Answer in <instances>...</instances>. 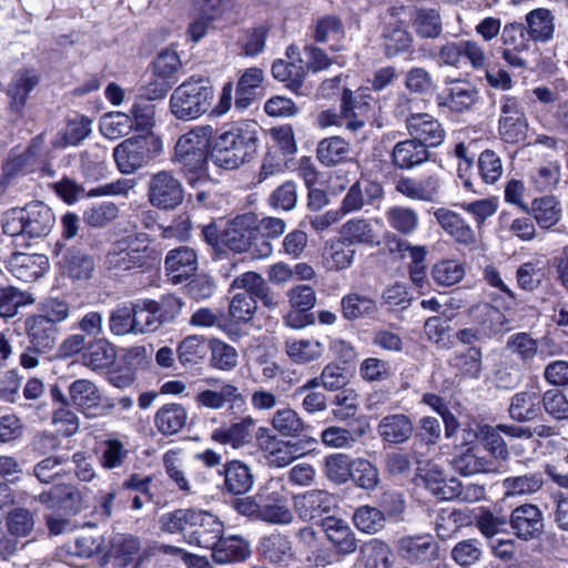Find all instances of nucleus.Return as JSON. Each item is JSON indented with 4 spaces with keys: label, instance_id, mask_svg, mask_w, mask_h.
I'll return each instance as SVG.
<instances>
[{
    "label": "nucleus",
    "instance_id": "f257e3e1",
    "mask_svg": "<svg viewBox=\"0 0 568 568\" xmlns=\"http://www.w3.org/2000/svg\"><path fill=\"white\" fill-rule=\"evenodd\" d=\"M257 141L256 124L239 122L215 139L211 160L216 166L226 170L237 169L254 158Z\"/></svg>",
    "mask_w": 568,
    "mask_h": 568
},
{
    "label": "nucleus",
    "instance_id": "f03ea898",
    "mask_svg": "<svg viewBox=\"0 0 568 568\" xmlns=\"http://www.w3.org/2000/svg\"><path fill=\"white\" fill-rule=\"evenodd\" d=\"M162 528L182 532L191 545L211 548L223 532V523L213 514L197 509H176L161 518Z\"/></svg>",
    "mask_w": 568,
    "mask_h": 568
},
{
    "label": "nucleus",
    "instance_id": "7ed1b4c3",
    "mask_svg": "<svg viewBox=\"0 0 568 568\" xmlns=\"http://www.w3.org/2000/svg\"><path fill=\"white\" fill-rule=\"evenodd\" d=\"M55 223L52 210L41 201L13 207L4 215L3 232L17 240L48 236Z\"/></svg>",
    "mask_w": 568,
    "mask_h": 568
},
{
    "label": "nucleus",
    "instance_id": "20e7f679",
    "mask_svg": "<svg viewBox=\"0 0 568 568\" xmlns=\"http://www.w3.org/2000/svg\"><path fill=\"white\" fill-rule=\"evenodd\" d=\"M213 97L214 89L209 79L191 77L174 89L170 111L179 120H194L207 112Z\"/></svg>",
    "mask_w": 568,
    "mask_h": 568
},
{
    "label": "nucleus",
    "instance_id": "39448f33",
    "mask_svg": "<svg viewBox=\"0 0 568 568\" xmlns=\"http://www.w3.org/2000/svg\"><path fill=\"white\" fill-rule=\"evenodd\" d=\"M163 151L156 136H136L121 142L113 150L114 162L121 173L131 174L141 169Z\"/></svg>",
    "mask_w": 568,
    "mask_h": 568
},
{
    "label": "nucleus",
    "instance_id": "423d86ee",
    "mask_svg": "<svg viewBox=\"0 0 568 568\" xmlns=\"http://www.w3.org/2000/svg\"><path fill=\"white\" fill-rule=\"evenodd\" d=\"M371 105L358 101L349 89L343 90L341 113L334 110L321 111L316 116V124L321 129L328 126H345L351 132H357L369 119Z\"/></svg>",
    "mask_w": 568,
    "mask_h": 568
},
{
    "label": "nucleus",
    "instance_id": "0eeeda50",
    "mask_svg": "<svg viewBox=\"0 0 568 568\" xmlns=\"http://www.w3.org/2000/svg\"><path fill=\"white\" fill-rule=\"evenodd\" d=\"M255 439L266 463L274 467H286L303 455V447L300 443L283 440L267 427H260Z\"/></svg>",
    "mask_w": 568,
    "mask_h": 568
},
{
    "label": "nucleus",
    "instance_id": "6e6552de",
    "mask_svg": "<svg viewBox=\"0 0 568 568\" xmlns=\"http://www.w3.org/2000/svg\"><path fill=\"white\" fill-rule=\"evenodd\" d=\"M184 187L170 171H160L151 175L148 183V199L159 210H175L183 203Z\"/></svg>",
    "mask_w": 568,
    "mask_h": 568
},
{
    "label": "nucleus",
    "instance_id": "1a4fd4ad",
    "mask_svg": "<svg viewBox=\"0 0 568 568\" xmlns=\"http://www.w3.org/2000/svg\"><path fill=\"white\" fill-rule=\"evenodd\" d=\"M213 129L210 125L196 126L181 135L175 144V160L190 170L201 169L205 161Z\"/></svg>",
    "mask_w": 568,
    "mask_h": 568
},
{
    "label": "nucleus",
    "instance_id": "9d476101",
    "mask_svg": "<svg viewBox=\"0 0 568 568\" xmlns=\"http://www.w3.org/2000/svg\"><path fill=\"white\" fill-rule=\"evenodd\" d=\"M501 55L508 65L527 69L528 62L524 53L529 50L530 39L523 23H507L501 30Z\"/></svg>",
    "mask_w": 568,
    "mask_h": 568
},
{
    "label": "nucleus",
    "instance_id": "9b49d317",
    "mask_svg": "<svg viewBox=\"0 0 568 568\" xmlns=\"http://www.w3.org/2000/svg\"><path fill=\"white\" fill-rule=\"evenodd\" d=\"M384 197V187L381 182L368 178H362L348 189L342 200V210L344 213H354L364 209L366 205H376Z\"/></svg>",
    "mask_w": 568,
    "mask_h": 568
},
{
    "label": "nucleus",
    "instance_id": "f8f14e48",
    "mask_svg": "<svg viewBox=\"0 0 568 568\" xmlns=\"http://www.w3.org/2000/svg\"><path fill=\"white\" fill-rule=\"evenodd\" d=\"M142 355L141 347L120 348L109 366V384L115 389H130L135 384V365Z\"/></svg>",
    "mask_w": 568,
    "mask_h": 568
},
{
    "label": "nucleus",
    "instance_id": "ddd939ff",
    "mask_svg": "<svg viewBox=\"0 0 568 568\" xmlns=\"http://www.w3.org/2000/svg\"><path fill=\"white\" fill-rule=\"evenodd\" d=\"M509 525L514 535L525 541L540 537L544 531V515L532 504H524L513 509Z\"/></svg>",
    "mask_w": 568,
    "mask_h": 568
},
{
    "label": "nucleus",
    "instance_id": "4468645a",
    "mask_svg": "<svg viewBox=\"0 0 568 568\" xmlns=\"http://www.w3.org/2000/svg\"><path fill=\"white\" fill-rule=\"evenodd\" d=\"M124 233L122 239L113 241V252H109V270L126 271L140 267L145 262V256L140 248L133 246L136 237H134L133 226L130 223L124 229Z\"/></svg>",
    "mask_w": 568,
    "mask_h": 568
},
{
    "label": "nucleus",
    "instance_id": "2eb2a0df",
    "mask_svg": "<svg viewBox=\"0 0 568 568\" xmlns=\"http://www.w3.org/2000/svg\"><path fill=\"white\" fill-rule=\"evenodd\" d=\"M293 507L304 521H312L328 514L335 507V498L326 490L313 489L293 498Z\"/></svg>",
    "mask_w": 568,
    "mask_h": 568
},
{
    "label": "nucleus",
    "instance_id": "dca6fc26",
    "mask_svg": "<svg viewBox=\"0 0 568 568\" xmlns=\"http://www.w3.org/2000/svg\"><path fill=\"white\" fill-rule=\"evenodd\" d=\"M395 190L412 201L433 203L439 194L440 179L437 174H430L420 179L400 176L395 182Z\"/></svg>",
    "mask_w": 568,
    "mask_h": 568
},
{
    "label": "nucleus",
    "instance_id": "f3484780",
    "mask_svg": "<svg viewBox=\"0 0 568 568\" xmlns=\"http://www.w3.org/2000/svg\"><path fill=\"white\" fill-rule=\"evenodd\" d=\"M165 272L170 281L179 284L192 277L199 266L197 253L190 246H179L166 253Z\"/></svg>",
    "mask_w": 568,
    "mask_h": 568
},
{
    "label": "nucleus",
    "instance_id": "a211bd4d",
    "mask_svg": "<svg viewBox=\"0 0 568 568\" xmlns=\"http://www.w3.org/2000/svg\"><path fill=\"white\" fill-rule=\"evenodd\" d=\"M406 128L410 136L420 140L427 150L440 145L445 139V130L439 121L427 113L408 115Z\"/></svg>",
    "mask_w": 568,
    "mask_h": 568
},
{
    "label": "nucleus",
    "instance_id": "6ab92c4d",
    "mask_svg": "<svg viewBox=\"0 0 568 568\" xmlns=\"http://www.w3.org/2000/svg\"><path fill=\"white\" fill-rule=\"evenodd\" d=\"M436 101L438 106L462 113L470 110L478 101V91L468 82L454 80L437 95Z\"/></svg>",
    "mask_w": 568,
    "mask_h": 568
},
{
    "label": "nucleus",
    "instance_id": "aec40b11",
    "mask_svg": "<svg viewBox=\"0 0 568 568\" xmlns=\"http://www.w3.org/2000/svg\"><path fill=\"white\" fill-rule=\"evenodd\" d=\"M438 551V544L429 535L407 536L398 541L399 555L409 562L435 560Z\"/></svg>",
    "mask_w": 568,
    "mask_h": 568
},
{
    "label": "nucleus",
    "instance_id": "412c9836",
    "mask_svg": "<svg viewBox=\"0 0 568 568\" xmlns=\"http://www.w3.org/2000/svg\"><path fill=\"white\" fill-rule=\"evenodd\" d=\"M322 527L337 554L349 555L356 551L357 539L345 520L329 516L322 520Z\"/></svg>",
    "mask_w": 568,
    "mask_h": 568
},
{
    "label": "nucleus",
    "instance_id": "4be33fe9",
    "mask_svg": "<svg viewBox=\"0 0 568 568\" xmlns=\"http://www.w3.org/2000/svg\"><path fill=\"white\" fill-rule=\"evenodd\" d=\"M392 164L399 170H413L429 159V152L418 139L399 141L393 148Z\"/></svg>",
    "mask_w": 568,
    "mask_h": 568
},
{
    "label": "nucleus",
    "instance_id": "5701e85b",
    "mask_svg": "<svg viewBox=\"0 0 568 568\" xmlns=\"http://www.w3.org/2000/svg\"><path fill=\"white\" fill-rule=\"evenodd\" d=\"M256 420L252 416H245L230 426L216 428L211 434V439L221 445H230L239 449L252 442V429Z\"/></svg>",
    "mask_w": 568,
    "mask_h": 568
},
{
    "label": "nucleus",
    "instance_id": "b1692460",
    "mask_svg": "<svg viewBox=\"0 0 568 568\" xmlns=\"http://www.w3.org/2000/svg\"><path fill=\"white\" fill-rule=\"evenodd\" d=\"M339 233L349 245L376 247L382 243L381 235L369 219L353 217L342 225Z\"/></svg>",
    "mask_w": 568,
    "mask_h": 568
},
{
    "label": "nucleus",
    "instance_id": "393cba45",
    "mask_svg": "<svg viewBox=\"0 0 568 568\" xmlns=\"http://www.w3.org/2000/svg\"><path fill=\"white\" fill-rule=\"evenodd\" d=\"M509 417L517 423H528L541 415V397L534 389H525L510 397Z\"/></svg>",
    "mask_w": 568,
    "mask_h": 568
},
{
    "label": "nucleus",
    "instance_id": "a878e982",
    "mask_svg": "<svg viewBox=\"0 0 568 568\" xmlns=\"http://www.w3.org/2000/svg\"><path fill=\"white\" fill-rule=\"evenodd\" d=\"M213 560L219 565L243 561L251 555L250 544L241 536H220L211 546Z\"/></svg>",
    "mask_w": 568,
    "mask_h": 568
},
{
    "label": "nucleus",
    "instance_id": "bb28decb",
    "mask_svg": "<svg viewBox=\"0 0 568 568\" xmlns=\"http://www.w3.org/2000/svg\"><path fill=\"white\" fill-rule=\"evenodd\" d=\"M195 402L200 406L219 410L226 404H230L232 408L236 406H243L245 404V398L235 385L231 383H224L221 385L219 390L204 389L197 393L195 396Z\"/></svg>",
    "mask_w": 568,
    "mask_h": 568
},
{
    "label": "nucleus",
    "instance_id": "cd10ccee",
    "mask_svg": "<svg viewBox=\"0 0 568 568\" xmlns=\"http://www.w3.org/2000/svg\"><path fill=\"white\" fill-rule=\"evenodd\" d=\"M414 424L405 414H392L383 417L377 425L379 437L392 445L406 443L413 435Z\"/></svg>",
    "mask_w": 568,
    "mask_h": 568
},
{
    "label": "nucleus",
    "instance_id": "c85d7f7f",
    "mask_svg": "<svg viewBox=\"0 0 568 568\" xmlns=\"http://www.w3.org/2000/svg\"><path fill=\"white\" fill-rule=\"evenodd\" d=\"M284 353L296 365H306L320 359L324 345L315 338H286L283 345Z\"/></svg>",
    "mask_w": 568,
    "mask_h": 568
},
{
    "label": "nucleus",
    "instance_id": "c756f323",
    "mask_svg": "<svg viewBox=\"0 0 568 568\" xmlns=\"http://www.w3.org/2000/svg\"><path fill=\"white\" fill-rule=\"evenodd\" d=\"M7 263L13 276L29 282L38 277L41 271L45 268L48 258L43 254L13 252Z\"/></svg>",
    "mask_w": 568,
    "mask_h": 568
},
{
    "label": "nucleus",
    "instance_id": "7c9ffc66",
    "mask_svg": "<svg viewBox=\"0 0 568 568\" xmlns=\"http://www.w3.org/2000/svg\"><path fill=\"white\" fill-rule=\"evenodd\" d=\"M258 551L272 564H286L294 556L290 538L278 531L263 536L258 542Z\"/></svg>",
    "mask_w": 568,
    "mask_h": 568
},
{
    "label": "nucleus",
    "instance_id": "2f4dec72",
    "mask_svg": "<svg viewBox=\"0 0 568 568\" xmlns=\"http://www.w3.org/2000/svg\"><path fill=\"white\" fill-rule=\"evenodd\" d=\"M351 153L349 142L337 135L322 139L316 149L317 160L326 168L348 162Z\"/></svg>",
    "mask_w": 568,
    "mask_h": 568
},
{
    "label": "nucleus",
    "instance_id": "473e14b6",
    "mask_svg": "<svg viewBox=\"0 0 568 568\" xmlns=\"http://www.w3.org/2000/svg\"><path fill=\"white\" fill-rule=\"evenodd\" d=\"M70 398L87 417L98 415L100 394L97 386L88 379H77L69 387Z\"/></svg>",
    "mask_w": 568,
    "mask_h": 568
},
{
    "label": "nucleus",
    "instance_id": "72a5a7b5",
    "mask_svg": "<svg viewBox=\"0 0 568 568\" xmlns=\"http://www.w3.org/2000/svg\"><path fill=\"white\" fill-rule=\"evenodd\" d=\"M448 364L462 377L479 378L483 371V352L476 346L456 349Z\"/></svg>",
    "mask_w": 568,
    "mask_h": 568
},
{
    "label": "nucleus",
    "instance_id": "f704fd0d",
    "mask_svg": "<svg viewBox=\"0 0 568 568\" xmlns=\"http://www.w3.org/2000/svg\"><path fill=\"white\" fill-rule=\"evenodd\" d=\"M250 221L251 217L247 215L236 216L221 234V242L235 253L246 252L253 231L248 224Z\"/></svg>",
    "mask_w": 568,
    "mask_h": 568
},
{
    "label": "nucleus",
    "instance_id": "c9c22d12",
    "mask_svg": "<svg viewBox=\"0 0 568 568\" xmlns=\"http://www.w3.org/2000/svg\"><path fill=\"white\" fill-rule=\"evenodd\" d=\"M264 81V72L260 68H248L237 81L234 106L239 111L246 110L256 98V90Z\"/></svg>",
    "mask_w": 568,
    "mask_h": 568
},
{
    "label": "nucleus",
    "instance_id": "e433bc0d",
    "mask_svg": "<svg viewBox=\"0 0 568 568\" xmlns=\"http://www.w3.org/2000/svg\"><path fill=\"white\" fill-rule=\"evenodd\" d=\"M434 215L443 230L457 242L467 245L476 242L475 231L459 214L447 209H438Z\"/></svg>",
    "mask_w": 568,
    "mask_h": 568
},
{
    "label": "nucleus",
    "instance_id": "4c0bfd02",
    "mask_svg": "<svg viewBox=\"0 0 568 568\" xmlns=\"http://www.w3.org/2000/svg\"><path fill=\"white\" fill-rule=\"evenodd\" d=\"M260 519L274 525H288L293 523L294 516L288 508L285 498L277 491L262 494Z\"/></svg>",
    "mask_w": 568,
    "mask_h": 568
},
{
    "label": "nucleus",
    "instance_id": "58836bf2",
    "mask_svg": "<svg viewBox=\"0 0 568 568\" xmlns=\"http://www.w3.org/2000/svg\"><path fill=\"white\" fill-rule=\"evenodd\" d=\"M223 475L225 489L232 495L246 494L253 487L254 477L251 468L240 460L226 463Z\"/></svg>",
    "mask_w": 568,
    "mask_h": 568
},
{
    "label": "nucleus",
    "instance_id": "ea45409f",
    "mask_svg": "<svg viewBox=\"0 0 568 568\" xmlns=\"http://www.w3.org/2000/svg\"><path fill=\"white\" fill-rule=\"evenodd\" d=\"M40 159L41 150L34 140L22 153L9 156L3 164V175L12 179L19 174L31 173L39 166Z\"/></svg>",
    "mask_w": 568,
    "mask_h": 568
},
{
    "label": "nucleus",
    "instance_id": "a19ab883",
    "mask_svg": "<svg viewBox=\"0 0 568 568\" xmlns=\"http://www.w3.org/2000/svg\"><path fill=\"white\" fill-rule=\"evenodd\" d=\"M30 344L37 352L52 349L57 337V327L44 317L34 315L27 321Z\"/></svg>",
    "mask_w": 568,
    "mask_h": 568
},
{
    "label": "nucleus",
    "instance_id": "79ce46f5",
    "mask_svg": "<svg viewBox=\"0 0 568 568\" xmlns=\"http://www.w3.org/2000/svg\"><path fill=\"white\" fill-rule=\"evenodd\" d=\"M39 77L34 70H20L12 78L8 88L11 108L20 112L28 100L29 93L38 85Z\"/></svg>",
    "mask_w": 568,
    "mask_h": 568
},
{
    "label": "nucleus",
    "instance_id": "37998d69",
    "mask_svg": "<svg viewBox=\"0 0 568 568\" xmlns=\"http://www.w3.org/2000/svg\"><path fill=\"white\" fill-rule=\"evenodd\" d=\"M527 33L530 40L548 42L555 32L554 16L548 9L538 8L526 14Z\"/></svg>",
    "mask_w": 568,
    "mask_h": 568
},
{
    "label": "nucleus",
    "instance_id": "c03bdc74",
    "mask_svg": "<svg viewBox=\"0 0 568 568\" xmlns=\"http://www.w3.org/2000/svg\"><path fill=\"white\" fill-rule=\"evenodd\" d=\"M187 420V412L180 404H166L155 414V426L163 435L178 434Z\"/></svg>",
    "mask_w": 568,
    "mask_h": 568
},
{
    "label": "nucleus",
    "instance_id": "a18cd8bd",
    "mask_svg": "<svg viewBox=\"0 0 568 568\" xmlns=\"http://www.w3.org/2000/svg\"><path fill=\"white\" fill-rule=\"evenodd\" d=\"M545 479L540 471L509 476L503 480V488L507 497L532 495L544 486Z\"/></svg>",
    "mask_w": 568,
    "mask_h": 568
},
{
    "label": "nucleus",
    "instance_id": "49530a36",
    "mask_svg": "<svg viewBox=\"0 0 568 568\" xmlns=\"http://www.w3.org/2000/svg\"><path fill=\"white\" fill-rule=\"evenodd\" d=\"M383 49L388 58L397 57L410 50L413 45V36L402 26L387 24L383 31Z\"/></svg>",
    "mask_w": 568,
    "mask_h": 568
},
{
    "label": "nucleus",
    "instance_id": "de8ad7c7",
    "mask_svg": "<svg viewBox=\"0 0 568 568\" xmlns=\"http://www.w3.org/2000/svg\"><path fill=\"white\" fill-rule=\"evenodd\" d=\"M377 311L376 302L358 293H349L341 300V312L345 320L356 321L373 316Z\"/></svg>",
    "mask_w": 568,
    "mask_h": 568
},
{
    "label": "nucleus",
    "instance_id": "09e8293b",
    "mask_svg": "<svg viewBox=\"0 0 568 568\" xmlns=\"http://www.w3.org/2000/svg\"><path fill=\"white\" fill-rule=\"evenodd\" d=\"M270 424L273 430L283 437H298L306 428L297 412L290 407L277 409L273 414Z\"/></svg>",
    "mask_w": 568,
    "mask_h": 568
},
{
    "label": "nucleus",
    "instance_id": "8fccbe9b",
    "mask_svg": "<svg viewBox=\"0 0 568 568\" xmlns=\"http://www.w3.org/2000/svg\"><path fill=\"white\" fill-rule=\"evenodd\" d=\"M59 263L73 280H88L94 271L93 258L75 248L68 250Z\"/></svg>",
    "mask_w": 568,
    "mask_h": 568
},
{
    "label": "nucleus",
    "instance_id": "3c124183",
    "mask_svg": "<svg viewBox=\"0 0 568 568\" xmlns=\"http://www.w3.org/2000/svg\"><path fill=\"white\" fill-rule=\"evenodd\" d=\"M388 225L403 235L413 234L419 225L417 212L407 206L394 205L385 211Z\"/></svg>",
    "mask_w": 568,
    "mask_h": 568
},
{
    "label": "nucleus",
    "instance_id": "603ef678",
    "mask_svg": "<svg viewBox=\"0 0 568 568\" xmlns=\"http://www.w3.org/2000/svg\"><path fill=\"white\" fill-rule=\"evenodd\" d=\"M453 468L463 476H471L491 470V462L479 456L475 447L456 455L452 460Z\"/></svg>",
    "mask_w": 568,
    "mask_h": 568
},
{
    "label": "nucleus",
    "instance_id": "864d4df0",
    "mask_svg": "<svg viewBox=\"0 0 568 568\" xmlns=\"http://www.w3.org/2000/svg\"><path fill=\"white\" fill-rule=\"evenodd\" d=\"M561 180V165L558 161H548L536 166L530 173V183L539 192L552 191Z\"/></svg>",
    "mask_w": 568,
    "mask_h": 568
},
{
    "label": "nucleus",
    "instance_id": "5fc2aeb1",
    "mask_svg": "<svg viewBox=\"0 0 568 568\" xmlns=\"http://www.w3.org/2000/svg\"><path fill=\"white\" fill-rule=\"evenodd\" d=\"M163 321L156 312V301L146 300L134 305V333H151L159 329Z\"/></svg>",
    "mask_w": 568,
    "mask_h": 568
},
{
    "label": "nucleus",
    "instance_id": "6e6d98bb",
    "mask_svg": "<svg viewBox=\"0 0 568 568\" xmlns=\"http://www.w3.org/2000/svg\"><path fill=\"white\" fill-rule=\"evenodd\" d=\"M416 34L424 39H435L442 33V19L434 9L417 10L412 18Z\"/></svg>",
    "mask_w": 568,
    "mask_h": 568
},
{
    "label": "nucleus",
    "instance_id": "4d7b16f0",
    "mask_svg": "<svg viewBox=\"0 0 568 568\" xmlns=\"http://www.w3.org/2000/svg\"><path fill=\"white\" fill-rule=\"evenodd\" d=\"M506 348L524 365H531L538 354V342L528 333H515L507 338Z\"/></svg>",
    "mask_w": 568,
    "mask_h": 568
},
{
    "label": "nucleus",
    "instance_id": "13d9d810",
    "mask_svg": "<svg viewBox=\"0 0 568 568\" xmlns=\"http://www.w3.org/2000/svg\"><path fill=\"white\" fill-rule=\"evenodd\" d=\"M207 349L204 337L190 335L179 344L178 358L184 366H194L206 356Z\"/></svg>",
    "mask_w": 568,
    "mask_h": 568
},
{
    "label": "nucleus",
    "instance_id": "bf43d9fd",
    "mask_svg": "<svg viewBox=\"0 0 568 568\" xmlns=\"http://www.w3.org/2000/svg\"><path fill=\"white\" fill-rule=\"evenodd\" d=\"M257 311V302L247 293L235 294L229 304V318L234 324H247Z\"/></svg>",
    "mask_w": 568,
    "mask_h": 568
},
{
    "label": "nucleus",
    "instance_id": "052dcab7",
    "mask_svg": "<svg viewBox=\"0 0 568 568\" xmlns=\"http://www.w3.org/2000/svg\"><path fill=\"white\" fill-rule=\"evenodd\" d=\"M353 460L343 453L331 454L324 459L326 477L335 484H345L352 476Z\"/></svg>",
    "mask_w": 568,
    "mask_h": 568
},
{
    "label": "nucleus",
    "instance_id": "680f3d73",
    "mask_svg": "<svg viewBox=\"0 0 568 568\" xmlns=\"http://www.w3.org/2000/svg\"><path fill=\"white\" fill-rule=\"evenodd\" d=\"M422 478L426 488L436 498L440 500L452 499V488H456V485L454 484V477L446 479L442 469H439L437 466H430L422 476Z\"/></svg>",
    "mask_w": 568,
    "mask_h": 568
},
{
    "label": "nucleus",
    "instance_id": "e2e57ef3",
    "mask_svg": "<svg viewBox=\"0 0 568 568\" xmlns=\"http://www.w3.org/2000/svg\"><path fill=\"white\" fill-rule=\"evenodd\" d=\"M468 523V516L462 510H443L436 518L435 530L440 539L446 540Z\"/></svg>",
    "mask_w": 568,
    "mask_h": 568
},
{
    "label": "nucleus",
    "instance_id": "0e129e2a",
    "mask_svg": "<svg viewBox=\"0 0 568 568\" xmlns=\"http://www.w3.org/2000/svg\"><path fill=\"white\" fill-rule=\"evenodd\" d=\"M211 351V365L221 371H231L237 365L236 349L220 339H212L209 345Z\"/></svg>",
    "mask_w": 568,
    "mask_h": 568
},
{
    "label": "nucleus",
    "instance_id": "69168bd1",
    "mask_svg": "<svg viewBox=\"0 0 568 568\" xmlns=\"http://www.w3.org/2000/svg\"><path fill=\"white\" fill-rule=\"evenodd\" d=\"M477 164L480 179L486 184H495L500 180L504 173L501 159L491 150L483 151L478 158Z\"/></svg>",
    "mask_w": 568,
    "mask_h": 568
},
{
    "label": "nucleus",
    "instance_id": "338daca9",
    "mask_svg": "<svg viewBox=\"0 0 568 568\" xmlns=\"http://www.w3.org/2000/svg\"><path fill=\"white\" fill-rule=\"evenodd\" d=\"M355 526L364 532L376 534L385 525L384 514L371 506H362L353 515Z\"/></svg>",
    "mask_w": 568,
    "mask_h": 568
},
{
    "label": "nucleus",
    "instance_id": "774afa93",
    "mask_svg": "<svg viewBox=\"0 0 568 568\" xmlns=\"http://www.w3.org/2000/svg\"><path fill=\"white\" fill-rule=\"evenodd\" d=\"M452 559L462 567H469L481 559L483 549L478 539H465L452 549Z\"/></svg>",
    "mask_w": 568,
    "mask_h": 568
}]
</instances>
